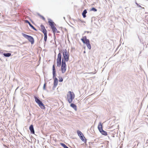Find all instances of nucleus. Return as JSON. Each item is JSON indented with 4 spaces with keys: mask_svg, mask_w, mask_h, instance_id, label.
<instances>
[{
    "mask_svg": "<svg viewBox=\"0 0 148 148\" xmlns=\"http://www.w3.org/2000/svg\"><path fill=\"white\" fill-rule=\"evenodd\" d=\"M75 97V95L73 92L69 91L67 95L66 99L69 103H71Z\"/></svg>",
    "mask_w": 148,
    "mask_h": 148,
    "instance_id": "f257e3e1",
    "label": "nucleus"
},
{
    "mask_svg": "<svg viewBox=\"0 0 148 148\" xmlns=\"http://www.w3.org/2000/svg\"><path fill=\"white\" fill-rule=\"evenodd\" d=\"M81 40L84 44H86L88 48L90 49H91V46L89 40L87 39L86 36H84L82 37Z\"/></svg>",
    "mask_w": 148,
    "mask_h": 148,
    "instance_id": "f03ea898",
    "label": "nucleus"
},
{
    "mask_svg": "<svg viewBox=\"0 0 148 148\" xmlns=\"http://www.w3.org/2000/svg\"><path fill=\"white\" fill-rule=\"evenodd\" d=\"M63 58H63L64 61L65 62L68 61L69 60V53L66 49L63 51Z\"/></svg>",
    "mask_w": 148,
    "mask_h": 148,
    "instance_id": "7ed1b4c3",
    "label": "nucleus"
},
{
    "mask_svg": "<svg viewBox=\"0 0 148 148\" xmlns=\"http://www.w3.org/2000/svg\"><path fill=\"white\" fill-rule=\"evenodd\" d=\"M34 98L35 99V101L37 103H38L40 108L44 110L45 109V107L44 106V104L42 103V102L36 97H34Z\"/></svg>",
    "mask_w": 148,
    "mask_h": 148,
    "instance_id": "20e7f679",
    "label": "nucleus"
},
{
    "mask_svg": "<svg viewBox=\"0 0 148 148\" xmlns=\"http://www.w3.org/2000/svg\"><path fill=\"white\" fill-rule=\"evenodd\" d=\"M49 24L50 26L52 31L55 34V33H59V32L57 30L56 27L54 25V23L51 22H49Z\"/></svg>",
    "mask_w": 148,
    "mask_h": 148,
    "instance_id": "39448f33",
    "label": "nucleus"
},
{
    "mask_svg": "<svg viewBox=\"0 0 148 148\" xmlns=\"http://www.w3.org/2000/svg\"><path fill=\"white\" fill-rule=\"evenodd\" d=\"M66 66L65 62L64 61L63 58L62 59V64H61V70L62 73H64L66 72Z\"/></svg>",
    "mask_w": 148,
    "mask_h": 148,
    "instance_id": "423d86ee",
    "label": "nucleus"
},
{
    "mask_svg": "<svg viewBox=\"0 0 148 148\" xmlns=\"http://www.w3.org/2000/svg\"><path fill=\"white\" fill-rule=\"evenodd\" d=\"M22 35L25 38L27 39L32 44H33L34 43V39L32 36L24 33L22 34Z\"/></svg>",
    "mask_w": 148,
    "mask_h": 148,
    "instance_id": "0eeeda50",
    "label": "nucleus"
},
{
    "mask_svg": "<svg viewBox=\"0 0 148 148\" xmlns=\"http://www.w3.org/2000/svg\"><path fill=\"white\" fill-rule=\"evenodd\" d=\"M61 55L60 53H59L58 55L57 59V66L58 67H60L61 64Z\"/></svg>",
    "mask_w": 148,
    "mask_h": 148,
    "instance_id": "6e6552de",
    "label": "nucleus"
},
{
    "mask_svg": "<svg viewBox=\"0 0 148 148\" xmlns=\"http://www.w3.org/2000/svg\"><path fill=\"white\" fill-rule=\"evenodd\" d=\"M53 78L54 80L53 82V86L54 87H56L58 84V79L56 77V76H55V77L53 76Z\"/></svg>",
    "mask_w": 148,
    "mask_h": 148,
    "instance_id": "1a4fd4ad",
    "label": "nucleus"
},
{
    "mask_svg": "<svg viewBox=\"0 0 148 148\" xmlns=\"http://www.w3.org/2000/svg\"><path fill=\"white\" fill-rule=\"evenodd\" d=\"M40 28L41 31L42 33H43V34L47 33V31L45 29V26L43 25H41Z\"/></svg>",
    "mask_w": 148,
    "mask_h": 148,
    "instance_id": "9d476101",
    "label": "nucleus"
},
{
    "mask_svg": "<svg viewBox=\"0 0 148 148\" xmlns=\"http://www.w3.org/2000/svg\"><path fill=\"white\" fill-rule=\"evenodd\" d=\"M55 66V65L53 64V66L52 67L53 76H54V77H55V76H56V70Z\"/></svg>",
    "mask_w": 148,
    "mask_h": 148,
    "instance_id": "9b49d317",
    "label": "nucleus"
},
{
    "mask_svg": "<svg viewBox=\"0 0 148 148\" xmlns=\"http://www.w3.org/2000/svg\"><path fill=\"white\" fill-rule=\"evenodd\" d=\"M98 128L99 132L103 130L102 125L101 123L100 122L99 123L98 126Z\"/></svg>",
    "mask_w": 148,
    "mask_h": 148,
    "instance_id": "f8f14e48",
    "label": "nucleus"
},
{
    "mask_svg": "<svg viewBox=\"0 0 148 148\" xmlns=\"http://www.w3.org/2000/svg\"><path fill=\"white\" fill-rule=\"evenodd\" d=\"M29 129L30 130V132L31 133H32L33 134H34L35 132L34 129L33 125H31L29 127Z\"/></svg>",
    "mask_w": 148,
    "mask_h": 148,
    "instance_id": "ddd939ff",
    "label": "nucleus"
},
{
    "mask_svg": "<svg viewBox=\"0 0 148 148\" xmlns=\"http://www.w3.org/2000/svg\"><path fill=\"white\" fill-rule=\"evenodd\" d=\"M70 106L73 108L75 111L77 110V106L74 103H71L70 105Z\"/></svg>",
    "mask_w": 148,
    "mask_h": 148,
    "instance_id": "4468645a",
    "label": "nucleus"
},
{
    "mask_svg": "<svg viewBox=\"0 0 148 148\" xmlns=\"http://www.w3.org/2000/svg\"><path fill=\"white\" fill-rule=\"evenodd\" d=\"M100 132L102 135L104 136H106L107 135V132L103 130L101 131Z\"/></svg>",
    "mask_w": 148,
    "mask_h": 148,
    "instance_id": "2eb2a0df",
    "label": "nucleus"
},
{
    "mask_svg": "<svg viewBox=\"0 0 148 148\" xmlns=\"http://www.w3.org/2000/svg\"><path fill=\"white\" fill-rule=\"evenodd\" d=\"M87 12L86 10H85L82 13V15L84 18L86 17V14L87 13Z\"/></svg>",
    "mask_w": 148,
    "mask_h": 148,
    "instance_id": "dca6fc26",
    "label": "nucleus"
},
{
    "mask_svg": "<svg viewBox=\"0 0 148 148\" xmlns=\"http://www.w3.org/2000/svg\"><path fill=\"white\" fill-rule=\"evenodd\" d=\"M3 55L5 57H8L10 56L11 55V54L10 53H4Z\"/></svg>",
    "mask_w": 148,
    "mask_h": 148,
    "instance_id": "f3484780",
    "label": "nucleus"
},
{
    "mask_svg": "<svg viewBox=\"0 0 148 148\" xmlns=\"http://www.w3.org/2000/svg\"><path fill=\"white\" fill-rule=\"evenodd\" d=\"M80 138V139L83 141H84V139H85V140L86 142V140L85 138V137L83 135L81 136H79Z\"/></svg>",
    "mask_w": 148,
    "mask_h": 148,
    "instance_id": "a211bd4d",
    "label": "nucleus"
},
{
    "mask_svg": "<svg viewBox=\"0 0 148 148\" xmlns=\"http://www.w3.org/2000/svg\"><path fill=\"white\" fill-rule=\"evenodd\" d=\"M47 33H44V40L45 42H46L47 39Z\"/></svg>",
    "mask_w": 148,
    "mask_h": 148,
    "instance_id": "6ab92c4d",
    "label": "nucleus"
},
{
    "mask_svg": "<svg viewBox=\"0 0 148 148\" xmlns=\"http://www.w3.org/2000/svg\"><path fill=\"white\" fill-rule=\"evenodd\" d=\"M77 133L78 135L79 136H81L82 135H83V134H82V132L79 130L77 131Z\"/></svg>",
    "mask_w": 148,
    "mask_h": 148,
    "instance_id": "aec40b11",
    "label": "nucleus"
},
{
    "mask_svg": "<svg viewBox=\"0 0 148 148\" xmlns=\"http://www.w3.org/2000/svg\"><path fill=\"white\" fill-rule=\"evenodd\" d=\"M60 144L62 145L64 148H69L64 144L61 143Z\"/></svg>",
    "mask_w": 148,
    "mask_h": 148,
    "instance_id": "412c9836",
    "label": "nucleus"
},
{
    "mask_svg": "<svg viewBox=\"0 0 148 148\" xmlns=\"http://www.w3.org/2000/svg\"><path fill=\"white\" fill-rule=\"evenodd\" d=\"M90 11L96 12L97 11V10L95 8H93L91 9H90Z\"/></svg>",
    "mask_w": 148,
    "mask_h": 148,
    "instance_id": "4be33fe9",
    "label": "nucleus"
},
{
    "mask_svg": "<svg viewBox=\"0 0 148 148\" xmlns=\"http://www.w3.org/2000/svg\"><path fill=\"white\" fill-rule=\"evenodd\" d=\"M29 26L34 30H36V29L34 27L33 25H32L31 24Z\"/></svg>",
    "mask_w": 148,
    "mask_h": 148,
    "instance_id": "5701e85b",
    "label": "nucleus"
},
{
    "mask_svg": "<svg viewBox=\"0 0 148 148\" xmlns=\"http://www.w3.org/2000/svg\"><path fill=\"white\" fill-rule=\"evenodd\" d=\"M24 21L25 23H28L29 25L31 24L27 20H25Z\"/></svg>",
    "mask_w": 148,
    "mask_h": 148,
    "instance_id": "b1692460",
    "label": "nucleus"
},
{
    "mask_svg": "<svg viewBox=\"0 0 148 148\" xmlns=\"http://www.w3.org/2000/svg\"><path fill=\"white\" fill-rule=\"evenodd\" d=\"M63 80V79L62 77H60L59 79V81L60 82H62Z\"/></svg>",
    "mask_w": 148,
    "mask_h": 148,
    "instance_id": "393cba45",
    "label": "nucleus"
},
{
    "mask_svg": "<svg viewBox=\"0 0 148 148\" xmlns=\"http://www.w3.org/2000/svg\"><path fill=\"white\" fill-rule=\"evenodd\" d=\"M46 86V84H44V86H43V88H44V89H45Z\"/></svg>",
    "mask_w": 148,
    "mask_h": 148,
    "instance_id": "a878e982",
    "label": "nucleus"
},
{
    "mask_svg": "<svg viewBox=\"0 0 148 148\" xmlns=\"http://www.w3.org/2000/svg\"><path fill=\"white\" fill-rule=\"evenodd\" d=\"M42 18L43 19H45V18H44V17H43V16H42Z\"/></svg>",
    "mask_w": 148,
    "mask_h": 148,
    "instance_id": "bb28decb",
    "label": "nucleus"
}]
</instances>
